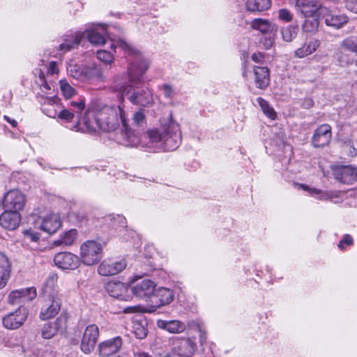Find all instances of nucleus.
<instances>
[{"instance_id": "nucleus-18", "label": "nucleus", "mask_w": 357, "mask_h": 357, "mask_svg": "<svg viewBox=\"0 0 357 357\" xmlns=\"http://www.w3.org/2000/svg\"><path fill=\"white\" fill-rule=\"evenodd\" d=\"M333 175L341 183L351 184L357 180V168L350 166L338 167L334 169Z\"/></svg>"}, {"instance_id": "nucleus-5", "label": "nucleus", "mask_w": 357, "mask_h": 357, "mask_svg": "<svg viewBox=\"0 0 357 357\" xmlns=\"http://www.w3.org/2000/svg\"><path fill=\"white\" fill-rule=\"evenodd\" d=\"M80 257L84 264L93 266L102 258V248L100 243L95 241H87L80 248Z\"/></svg>"}, {"instance_id": "nucleus-49", "label": "nucleus", "mask_w": 357, "mask_h": 357, "mask_svg": "<svg viewBox=\"0 0 357 357\" xmlns=\"http://www.w3.org/2000/svg\"><path fill=\"white\" fill-rule=\"evenodd\" d=\"M24 234L34 242H36L40 238L39 234L36 232L32 231L31 230H26L24 231Z\"/></svg>"}, {"instance_id": "nucleus-58", "label": "nucleus", "mask_w": 357, "mask_h": 357, "mask_svg": "<svg viewBox=\"0 0 357 357\" xmlns=\"http://www.w3.org/2000/svg\"><path fill=\"white\" fill-rule=\"evenodd\" d=\"M43 86L46 89V90H50L51 89V87L49 86V84L45 82L43 84Z\"/></svg>"}, {"instance_id": "nucleus-8", "label": "nucleus", "mask_w": 357, "mask_h": 357, "mask_svg": "<svg viewBox=\"0 0 357 357\" xmlns=\"http://www.w3.org/2000/svg\"><path fill=\"white\" fill-rule=\"evenodd\" d=\"M99 337V328L96 324L89 325L84 330L80 348L84 354H90L95 348Z\"/></svg>"}, {"instance_id": "nucleus-45", "label": "nucleus", "mask_w": 357, "mask_h": 357, "mask_svg": "<svg viewBox=\"0 0 357 357\" xmlns=\"http://www.w3.org/2000/svg\"><path fill=\"white\" fill-rule=\"evenodd\" d=\"M278 17L285 22H289L293 19V15L288 9L282 8L278 10Z\"/></svg>"}, {"instance_id": "nucleus-36", "label": "nucleus", "mask_w": 357, "mask_h": 357, "mask_svg": "<svg viewBox=\"0 0 357 357\" xmlns=\"http://www.w3.org/2000/svg\"><path fill=\"white\" fill-rule=\"evenodd\" d=\"M257 102L259 105L264 114H266L271 119H275L277 114L274 111L273 108L271 107L268 102L264 98L259 97L257 98Z\"/></svg>"}, {"instance_id": "nucleus-24", "label": "nucleus", "mask_w": 357, "mask_h": 357, "mask_svg": "<svg viewBox=\"0 0 357 357\" xmlns=\"http://www.w3.org/2000/svg\"><path fill=\"white\" fill-rule=\"evenodd\" d=\"M255 81L257 87L265 89L270 83L269 70L267 67H255L254 68Z\"/></svg>"}, {"instance_id": "nucleus-53", "label": "nucleus", "mask_w": 357, "mask_h": 357, "mask_svg": "<svg viewBox=\"0 0 357 357\" xmlns=\"http://www.w3.org/2000/svg\"><path fill=\"white\" fill-rule=\"evenodd\" d=\"M3 119L9 123L12 127L15 128L17 126V122L15 119H11L8 116L4 115Z\"/></svg>"}, {"instance_id": "nucleus-30", "label": "nucleus", "mask_w": 357, "mask_h": 357, "mask_svg": "<svg viewBox=\"0 0 357 357\" xmlns=\"http://www.w3.org/2000/svg\"><path fill=\"white\" fill-rule=\"evenodd\" d=\"M251 27L254 29L259 30L262 33H268L272 32L275 29V24L268 20L257 18L251 22Z\"/></svg>"}, {"instance_id": "nucleus-3", "label": "nucleus", "mask_w": 357, "mask_h": 357, "mask_svg": "<svg viewBox=\"0 0 357 357\" xmlns=\"http://www.w3.org/2000/svg\"><path fill=\"white\" fill-rule=\"evenodd\" d=\"M144 137L149 142L144 144L149 147L163 149L165 151L176 150L181 142V132L178 123L170 122L166 126L148 130Z\"/></svg>"}, {"instance_id": "nucleus-25", "label": "nucleus", "mask_w": 357, "mask_h": 357, "mask_svg": "<svg viewBox=\"0 0 357 357\" xmlns=\"http://www.w3.org/2000/svg\"><path fill=\"white\" fill-rule=\"evenodd\" d=\"M11 264L8 257L0 252V289L4 287L10 278Z\"/></svg>"}, {"instance_id": "nucleus-16", "label": "nucleus", "mask_w": 357, "mask_h": 357, "mask_svg": "<svg viewBox=\"0 0 357 357\" xmlns=\"http://www.w3.org/2000/svg\"><path fill=\"white\" fill-rule=\"evenodd\" d=\"M332 137L331 127L328 124H323L317 128L312 137V144L315 147H323L328 145Z\"/></svg>"}, {"instance_id": "nucleus-51", "label": "nucleus", "mask_w": 357, "mask_h": 357, "mask_svg": "<svg viewBox=\"0 0 357 357\" xmlns=\"http://www.w3.org/2000/svg\"><path fill=\"white\" fill-rule=\"evenodd\" d=\"M347 7L352 12L357 13V0H349L347 3Z\"/></svg>"}, {"instance_id": "nucleus-12", "label": "nucleus", "mask_w": 357, "mask_h": 357, "mask_svg": "<svg viewBox=\"0 0 357 357\" xmlns=\"http://www.w3.org/2000/svg\"><path fill=\"white\" fill-rule=\"evenodd\" d=\"M54 261L56 266L63 270H75L80 265L79 257L68 252H59L55 255Z\"/></svg>"}, {"instance_id": "nucleus-62", "label": "nucleus", "mask_w": 357, "mask_h": 357, "mask_svg": "<svg viewBox=\"0 0 357 357\" xmlns=\"http://www.w3.org/2000/svg\"><path fill=\"white\" fill-rule=\"evenodd\" d=\"M355 64L357 66V59L355 61Z\"/></svg>"}, {"instance_id": "nucleus-35", "label": "nucleus", "mask_w": 357, "mask_h": 357, "mask_svg": "<svg viewBox=\"0 0 357 357\" xmlns=\"http://www.w3.org/2000/svg\"><path fill=\"white\" fill-rule=\"evenodd\" d=\"M337 61L342 67L349 66L354 62V57L347 53V51L338 49L337 53Z\"/></svg>"}, {"instance_id": "nucleus-13", "label": "nucleus", "mask_w": 357, "mask_h": 357, "mask_svg": "<svg viewBox=\"0 0 357 357\" xmlns=\"http://www.w3.org/2000/svg\"><path fill=\"white\" fill-rule=\"evenodd\" d=\"M320 15L322 16L327 26L340 29L349 21V17L344 14H339L328 8H321Z\"/></svg>"}, {"instance_id": "nucleus-22", "label": "nucleus", "mask_w": 357, "mask_h": 357, "mask_svg": "<svg viewBox=\"0 0 357 357\" xmlns=\"http://www.w3.org/2000/svg\"><path fill=\"white\" fill-rule=\"evenodd\" d=\"M21 218L18 212L7 210L0 216V225L2 227L8 229H15L20 225Z\"/></svg>"}, {"instance_id": "nucleus-54", "label": "nucleus", "mask_w": 357, "mask_h": 357, "mask_svg": "<svg viewBox=\"0 0 357 357\" xmlns=\"http://www.w3.org/2000/svg\"><path fill=\"white\" fill-rule=\"evenodd\" d=\"M54 284V278L53 277L49 278L48 280L47 281V284H46V287H45V291L46 293H47L48 292V289H49V285L52 284L53 286Z\"/></svg>"}, {"instance_id": "nucleus-40", "label": "nucleus", "mask_w": 357, "mask_h": 357, "mask_svg": "<svg viewBox=\"0 0 357 357\" xmlns=\"http://www.w3.org/2000/svg\"><path fill=\"white\" fill-rule=\"evenodd\" d=\"M59 84L62 93L66 98H70L75 94V89L66 80H60Z\"/></svg>"}, {"instance_id": "nucleus-38", "label": "nucleus", "mask_w": 357, "mask_h": 357, "mask_svg": "<svg viewBox=\"0 0 357 357\" xmlns=\"http://www.w3.org/2000/svg\"><path fill=\"white\" fill-rule=\"evenodd\" d=\"M319 25V20L318 18L312 17L306 19L302 26L303 31L305 32H314L317 31Z\"/></svg>"}, {"instance_id": "nucleus-37", "label": "nucleus", "mask_w": 357, "mask_h": 357, "mask_svg": "<svg viewBox=\"0 0 357 357\" xmlns=\"http://www.w3.org/2000/svg\"><path fill=\"white\" fill-rule=\"evenodd\" d=\"M77 233L75 229H70L66 231L64 235L61 237V238L56 241V244L70 245L74 243L77 236Z\"/></svg>"}, {"instance_id": "nucleus-31", "label": "nucleus", "mask_w": 357, "mask_h": 357, "mask_svg": "<svg viewBox=\"0 0 357 357\" xmlns=\"http://www.w3.org/2000/svg\"><path fill=\"white\" fill-rule=\"evenodd\" d=\"M303 190L310 192L311 194L319 195V199L321 200H332L334 198L339 197L340 192L339 191H321L316 188H310L306 185H300Z\"/></svg>"}, {"instance_id": "nucleus-59", "label": "nucleus", "mask_w": 357, "mask_h": 357, "mask_svg": "<svg viewBox=\"0 0 357 357\" xmlns=\"http://www.w3.org/2000/svg\"><path fill=\"white\" fill-rule=\"evenodd\" d=\"M265 45H266V48H269V47H271V45H272V42H271L270 40H268L266 42V43L265 44Z\"/></svg>"}, {"instance_id": "nucleus-33", "label": "nucleus", "mask_w": 357, "mask_h": 357, "mask_svg": "<svg viewBox=\"0 0 357 357\" xmlns=\"http://www.w3.org/2000/svg\"><path fill=\"white\" fill-rule=\"evenodd\" d=\"M101 33L98 32L96 29H91L86 31V36L89 41L94 45H102L106 42L105 38V33L106 27L101 26Z\"/></svg>"}, {"instance_id": "nucleus-63", "label": "nucleus", "mask_w": 357, "mask_h": 357, "mask_svg": "<svg viewBox=\"0 0 357 357\" xmlns=\"http://www.w3.org/2000/svg\"><path fill=\"white\" fill-rule=\"evenodd\" d=\"M301 184H298V186L302 188L301 186H300ZM296 185H298V183H296Z\"/></svg>"}, {"instance_id": "nucleus-19", "label": "nucleus", "mask_w": 357, "mask_h": 357, "mask_svg": "<svg viewBox=\"0 0 357 357\" xmlns=\"http://www.w3.org/2000/svg\"><path fill=\"white\" fill-rule=\"evenodd\" d=\"M174 297L173 291L168 288L160 287L157 289H155L151 298L153 307H160L168 305L173 301Z\"/></svg>"}, {"instance_id": "nucleus-61", "label": "nucleus", "mask_w": 357, "mask_h": 357, "mask_svg": "<svg viewBox=\"0 0 357 357\" xmlns=\"http://www.w3.org/2000/svg\"><path fill=\"white\" fill-rule=\"evenodd\" d=\"M243 75L244 77H246V72H245V71H244V72H243Z\"/></svg>"}, {"instance_id": "nucleus-7", "label": "nucleus", "mask_w": 357, "mask_h": 357, "mask_svg": "<svg viewBox=\"0 0 357 357\" xmlns=\"http://www.w3.org/2000/svg\"><path fill=\"white\" fill-rule=\"evenodd\" d=\"M28 310L20 306L16 311L4 316L2 319L3 326L9 330H15L22 326L26 320Z\"/></svg>"}, {"instance_id": "nucleus-2", "label": "nucleus", "mask_w": 357, "mask_h": 357, "mask_svg": "<svg viewBox=\"0 0 357 357\" xmlns=\"http://www.w3.org/2000/svg\"><path fill=\"white\" fill-rule=\"evenodd\" d=\"M119 120L123 128L121 132L122 139L119 143L130 146L142 143L129 127L125 112L121 105L117 108L105 105L101 108L88 109L83 116L84 127L81 128L80 130L90 133L96 132L98 129L105 132L114 131L119 127Z\"/></svg>"}, {"instance_id": "nucleus-46", "label": "nucleus", "mask_w": 357, "mask_h": 357, "mask_svg": "<svg viewBox=\"0 0 357 357\" xmlns=\"http://www.w3.org/2000/svg\"><path fill=\"white\" fill-rule=\"evenodd\" d=\"M70 105L75 109V112L77 113H80L85 107V103L82 100L78 102L72 101Z\"/></svg>"}, {"instance_id": "nucleus-9", "label": "nucleus", "mask_w": 357, "mask_h": 357, "mask_svg": "<svg viewBox=\"0 0 357 357\" xmlns=\"http://www.w3.org/2000/svg\"><path fill=\"white\" fill-rule=\"evenodd\" d=\"M3 204L7 210L18 212L23 209L25 205V197L18 190H9L4 195Z\"/></svg>"}, {"instance_id": "nucleus-26", "label": "nucleus", "mask_w": 357, "mask_h": 357, "mask_svg": "<svg viewBox=\"0 0 357 357\" xmlns=\"http://www.w3.org/2000/svg\"><path fill=\"white\" fill-rule=\"evenodd\" d=\"M321 41L319 39L312 38L295 51V56L303 58L314 53L320 46Z\"/></svg>"}, {"instance_id": "nucleus-34", "label": "nucleus", "mask_w": 357, "mask_h": 357, "mask_svg": "<svg viewBox=\"0 0 357 357\" xmlns=\"http://www.w3.org/2000/svg\"><path fill=\"white\" fill-rule=\"evenodd\" d=\"M339 47H340V50L357 55V36H351L347 37L340 42Z\"/></svg>"}, {"instance_id": "nucleus-6", "label": "nucleus", "mask_w": 357, "mask_h": 357, "mask_svg": "<svg viewBox=\"0 0 357 357\" xmlns=\"http://www.w3.org/2000/svg\"><path fill=\"white\" fill-rule=\"evenodd\" d=\"M59 98L57 97L44 98L43 108L44 113L51 118H56V116L61 120H66L68 121H71L75 114L73 112H70L68 109H62L60 112H57L55 107H59V105L58 102Z\"/></svg>"}, {"instance_id": "nucleus-60", "label": "nucleus", "mask_w": 357, "mask_h": 357, "mask_svg": "<svg viewBox=\"0 0 357 357\" xmlns=\"http://www.w3.org/2000/svg\"><path fill=\"white\" fill-rule=\"evenodd\" d=\"M86 220V216H85V215L82 214V215H80L79 221H80V222H82V221H84V220Z\"/></svg>"}, {"instance_id": "nucleus-43", "label": "nucleus", "mask_w": 357, "mask_h": 357, "mask_svg": "<svg viewBox=\"0 0 357 357\" xmlns=\"http://www.w3.org/2000/svg\"><path fill=\"white\" fill-rule=\"evenodd\" d=\"M97 57L105 63H110L113 61V55L110 52L99 50L97 52Z\"/></svg>"}, {"instance_id": "nucleus-17", "label": "nucleus", "mask_w": 357, "mask_h": 357, "mask_svg": "<svg viewBox=\"0 0 357 357\" xmlns=\"http://www.w3.org/2000/svg\"><path fill=\"white\" fill-rule=\"evenodd\" d=\"M155 288V282L146 279L135 284L132 287V291L135 296L140 298H152Z\"/></svg>"}, {"instance_id": "nucleus-39", "label": "nucleus", "mask_w": 357, "mask_h": 357, "mask_svg": "<svg viewBox=\"0 0 357 357\" xmlns=\"http://www.w3.org/2000/svg\"><path fill=\"white\" fill-rule=\"evenodd\" d=\"M298 27L293 26H287L281 30L282 37L286 42H291L296 36Z\"/></svg>"}, {"instance_id": "nucleus-52", "label": "nucleus", "mask_w": 357, "mask_h": 357, "mask_svg": "<svg viewBox=\"0 0 357 357\" xmlns=\"http://www.w3.org/2000/svg\"><path fill=\"white\" fill-rule=\"evenodd\" d=\"M58 72L56 63L55 61H51L48 68L47 73L50 75H53Z\"/></svg>"}, {"instance_id": "nucleus-10", "label": "nucleus", "mask_w": 357, "mask_h": 357, "mask_svg": "<svg viewBox=\"0 0 357 357\" xmlns=\"http://www.w3.org/2000/svg\"><path fill=\"white\" fill-rule=\"evenodd\" d=\"M67 328V317L60 315L54 321L48 322L43 325L41 335L44 339H51L59 332H63Z\"/></svg>"}, {"instance_id": "nucleus-29", "label": "nucleus", "mask_w": 357, "mask_h": 357, "mask_svg": "<svg viewBox=\"0 0 357 357\" xmlns=\"http://www.w3.org/2000/svg\"><path fill=\"white\" fill-rule=\"evenodd\" d=\"M158 326L160 328L165 329L172 333H182L185 329V325L183 322L177 320L169 321L159 320L158 321Z\"/></svg>"}, {"instance_id": "nucleus-44", "label": "nucleus", "mask_w": 357, "mask_h": 357, "mask_svg": "<svg viewBox=\"0 0 357 357\" xmlns=\"http://www.w3.org/2000/svg\"><path fill=\"white\" fill-rule=\"evenodd\" d=\"M354 243L353 238L349 234H344L338 243V248L341 250H344L347 246L351 245Z\"/></svg>"}, {"instance_id": "nucleus-41", "label": "nucleus", "mask_w": 357, "mask_h": 357, "mask_svg": "<svg viewBox=\"0 0 357 357\" xmlns=\"http://www.w3.org/2000/svg\"><path fill=\"white\" fill-rule=\"evenodd\" d=\"M133 333L138 339H144L147 335V330L141 323L135 322L133 324Z\"/></svg>"}, {"instance_id": "nucleus-42", "label": "nucleus", "mask_w": 357, "mask_h": 357, "mask_svg": "<svg viewBox=\"0 0 357 357\" xmlns=\"http://www.w3.org/2000/svg\"><path fill=\"white\" fill-rule=\"evenodd\" d=\"M133 123L137 127H142L146 124V116L143 109L135 112L132 116Z\"/></svg>"}, {"instance_id": "nucleus-48", "label": "nucleus", "mask_w": 357, "mask_h": 357, "mask_svg": "<svg viewBox=\"0 0 357 357\" xmlns=\"http://www.w3.org/2000/svg\"><path fill=\"white\" fill-rule=\"evenodd\" d=\"M162 88L163 89L164 95H165V98H172L173 94H174V91L172 89V87L170 85H169V84H164L162 86Z\"/></svg>"}, {"instance_id": "nucleus-14", "label": "nucleus", "mask_w": 357, "mask_h": 357, "mask_svg": "<svg viewBox=\"0 0 357 357\" xmlns=\"http://www.w3.org/2000/svg\"><path fill=\"white\" fill-rule=\"evenodd\" d=\"M295 7L297 12L305 17H313L324 8L318 0H295Z\"/></svg>"}, {"instance_id": "nucleus-27", "label": "nucleus", "mask_w": 357, "mask_h": 357, "mask_svg": "<svg viewBox=\"0 0 357 357\" xmlns=\"http://www.w3.org/2000/svg\"><path fill=\"white\" fill-rule=\"evenodd\" d=\"M105 289L111 296L121 300L124 298V293L127 291V287L124 283L114 281L107 282Z\"/></svg>"}, {"instance_id": "nucleus-55", "label": "nucleus", "mask_w": 357, "mask_h": 357, "mask_svg": "<svg viewBox=\"0 0 357 357\" xmlns=\"http://www.w3.org/2000/svg\"><path fill=\"white\" fill-rule=\"evenodd\" d=\"M137 307L135 306V307H128L124 309L123 312L125 313H132V312H135L137 311Z\"/></svg>"}, {"instance_id": "nucleus-57", "label": "nucleus", "mask_w": 357, "mask_h": 357, "mask_svg": "<svg viewBox=\"0 0 357 357\" xmlns=\"http://www.w3.org/2000/svg\"><path fill=\"white\" fill-rule=\"evenodd\" d=\"M356 154H357V150L355 148H354V147L351 148L349 155L351 156H356Z\"/></svg>"}, {"instance_id": "nucleus-47", "label": "nucleus", "mask_w": 357, "mask_h": 357, "mask_svg": "<svg viewBox=\"0 0 357 357\" xmlns=\"http://www.w3.org/2000/svg\"><path fill=\"white\" fill-rule=\"evenodd\" d=\"M72 77L75 79H79L82 76V71L79 70V68L77 66H73L70 68L68 70Z\"/></svg>"}, {"instance_id": "nucleus-50", "label": "nucleus", "mask_w": 357, "mask_h": 357, "mask_svg": "<svg viewBox=\"0 0 357 357\" xmlns=\"http://www.w3.org/2000/svg\"><path fill=\"white\" fill-rule=\"evenodd\" d=\"M252 60L256 63H262L264 59V54L262 52H255L252 54Z\"/></svg>"}, {"instance_id": "nucleus-32", "label": "nucleus", "mask_w": 357, "mask_h": 357, "mask_svg": "<svg viewBox=\"0 0 357 357\" xmlns=\"http://www.w3.org/2000/svg\"><path fill=\"white\" fill-rule=\"evenodd\" d=\"M271 6V0H248L246 8L252 12L268 10Z\"/></svg>"}, {"instance_id": "nucleus-11", "label": "nucleus", "mask_w": 357, "mask_h": 357, "mask_svg": "<svg viewBox=\"0 0 357 357\" xmlns=\"http://www.w3.org/2000/svg\"><path fill=\"white\" fill-rule=\"evenodd\" d=\"M37 295L35 287H27L12 291L8 296L10 305H20L33 300Z\"/></svg>"}, {"instance_id": "nucleus-56", "label": "nucleus", "mask_w": 357, "mask_h": 357, "mask_svg": "<svg viewBox=\"0 0 357 357\" xmlns=\"http://www.w3.org/2000/svg\"><path fill=\"white\" fill-rule=\"evenodd\" d=\"M134 355L135 357H151L149 355L144 352H136Z\"/></svg>"}, {"instance_id": "nucleus-1", "label": "nucleus", "mask_w": 357, "mask_h": 357, "mask_svg": "<svg viewBox=\"0 0 357 357\" xmlns=\"http://www.w3.org/2000/svg\"><path fill=\"white\" fill-rule=\"evenodd\" d=\"M119 47L128 56H134L127 72L115 75L111 81L109 89L118 93V99L123 103L125 98L132 104L147 107L153 102L152 94L146 87L141 86L142 77L149 68V62L141 56V52L135 47L128 44L122 39L111 43V48Z\"/></svg>"}, {"instance_id": "nucleus-28", "label": "nucleus", "mask_w": 357, "mask_h": 357, "mask_svg": "<svg viewBox=\"0 0 357 357\" xmlns=\"http://www.w3.org/2000/svg\"><path fill=\"white\" fill-rule=\"evenodd\" d=\"M83 36L84 34L81 32L67 36L64 41L59 45L60 50L64 52L71 50L80 43Z\"/></svg>"}, {"instance_id": "nucleus-15", "label": "nucleus", "mask_w": 357, "mask_h": 357, "mask_svg": "<svg viewBox=\"0 0 357 357\" xmlns=\"http://www.w3.org/2000/svg\"><path fill=\"white\" fill-rule=\"evenodd\" d=\"M126 266V263L124 260L113 261L106 259L99 265L98 272L101 275L109 276L120 273Z\"/></svg>"}, {"instance_id": "nucleus-4", "label": "nucleus", "mask_w": 357, "mask_h": 357, "mask_svg": "<svg viewBox=\"0 0 357 357\" xmlns=\"http://www.w3.org/2000/svg\"><path fill=\"white\" fill-rule=\"evenodd\" d=\"M197 350L195 337L180 336L172 340V351L180 357H192Z\"/></svg>"}, {"instance_id": "nucleus-21", "label": "nucleus", "mask_w": 357, "mask_h": 357, "mask_svg": "<svg viewBox=\"0 0 357 357\" xmlns=\"http://www.w3.org/2000/svg\"><path fill=\"white\" fill-rule=\"evenodd\" d=\"M122 346L121 337L114 338L102 342L99 344V353L102 356L107 357L117 353Z\"/></svg>"}, {"instance_id": "nucleus-20", "label": "nucleus", "mask_w": 357, "mask_h": 357, "mask_svg": "<svg viewBox=\"0 0 357 357\" xmlns=\"http://www.w3.org/2000/svg\"><path fill=\"white\" fill-rule=\"evenodd\" d=\"M60 308V299L57 296L54 295L51 298L46 301V304L40 313V318L43 320L51 319L57 314Z\"/></svg>"}, {"instance_id": "nucleus-23", "label": "nucleus", "mask_w": 357, "mask_h": 357, "mask_svg": "<svg viewBox=\"0 0 357 357\" xmlns=\"http://www.w3.org/2000/svg\"><path fill=\"white\" fill-rule=\"evenodd\" d=\"M61 226V222L59 215L52 214L43 220L40 228L44 231L52 234L55 233Z\"/></svg>"}]
</instances>
